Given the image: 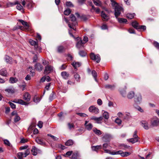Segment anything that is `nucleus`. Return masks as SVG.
I'll return each mask as SVG.
<instances>
[{
    "mask_svg": "<svg viewBox=\"0 0 159 159\" xmlns=\"http://www.w3.org/2000/svg\"><path fill=\"white\" fill-rule=\"evenodd\" d=\"M0 75L4 76H6L7 71L4 69H2L0 70Z\"/></svg>",
    "mask_w": 159,
    "mask_h": 159,
    "instance_id": "34",
    "label": "nucleus"
},
{
    "mask_svg": "<svg viewBox=\"0 0 159 159\" xmlns=\"http://www.w3.org/2000/svg\"><path fill=\"white\" fill-rule=\"evenodd\" d=\"M122 153L123 152L122 151L120 150L116 152H112L111 153V155H115L120 154L121 156V154H122Z\"/></svg>",
    "mask_w": 159,
    "mask_h": 159,
    "instance_id": "44",
    "label": "nucleus"
},
{
    "mask_svg": "<svg viewBox=\"0 0 159 159\" xmlns=\"http://www.w3.org/2000/svg\"><path fill=\"white\" fill-rule=\"evenodd\" d=\"M103 117L106 119H108L109 118V113L108 112L104 111L103 114Z\"/></svg>",
    "mask_w": 159,
    "mask_h": 159,
    "instance_id": "42",
    "label": "nucleus"
},
{
    "mask_svg": "<svg viewBox=\"0 0 159 159\" xmlns=\"http://www.w3.org/2000/svg\"><path fill=\"white\" fill-rule=\"evenodd\" d=\"M89 111L95 114H97L99 112L98 109L94 106L90 107L89 108Z\"/></svg>",
    "mask_w": 159,
    "mask_h": 159,
    "instance_id": "9",
    "label": "nucleus"
},
{
    "mask_svg": "<svg viewBox=\"0 0 159 159\" xmlns=\"http://www.w3.org/2000/svg\"><path fill=\"white\" fill-rule=\"evenodd\" d=\"M31 152L32 155L34 156H36L37 154L38 153H41V151L40 149H38L35 146H33L32 147Z\"/></svg>",
    "mask_w": 159,
    "mask_h": 159,
    "instance_id": "5",
    "label": "nucleus"
},
{
    "mask_svg": "<svg viewBox=\"0 0 159 159\" xmlns=\"http://www.w3.org/2000/svg\"><path fill=\"white\" fill-rule=\"evenodd\" d=\"M74 77L75 80L77 82H80V77L78 73H74Z\"/></svg>",
    "mask_w": 159,
    "mask_h": 159,
    "instance_id": "22",
    "label": "nucleus"
},
{
    "mask_svg": "<svg viewBox=\"0 0 159 159\" xmlns=\"http://www.w3.org/2000/svg\"><path fill=\"white\" fill-rule=\"evenodd\" d=\"M28 70L30 71V74L32 75V76L34 75L35 72L34 71V70L32 69V67L30 66L29 67Z\"/></svg>",
    "mask_w": 159,
    "mask_h": 159,
    "instance_id": "47",
    "label": "nucleus"
},
{
    "mask_svg": "<svg viewBox=\"0 0 159 159\" xmlns=\"http://www.w3.org/2000/svg\"><path fill=\"white\" fill-rule=\"evenodd\" d=\"M30 95L28 92L25 93L23 95V98L27 102L30 101Z\"/></svg>",
    "mask_w": 159,
    "mask_h": 159,
    "instance_id": "16",
    "label": "nucleus"
},
{
    "mask_svg": "<svg viewBox=\"0 0 159 159\" xmlns=\"http://www.w3.org/2000/svg\"><path fill=\"white\" fill-rule=\"evenodd\" d=\"M20 117L18 115H16L14 118V121L15 122H16L20 120Z\"/></svg>",
    "mask_w": 159,
    "mask_h": 159,
    "instance_id": "53",
    "label": "nucleus"
},
{
    "mask_svg": "<svg viewBox=\"0 0 159 159\" xmlns=\"http://www.w3.org/2000/svg\"><path fill=\"white\" fill-rule=\"evenodd\" d=\"M90 57L92 60L96 61L97 63H99L100 61L101 58L99 54H97L96 55L93 53H91L90 55Z\"/></svg>",
    "mask_w": 159,
    "mask_h": 159,
    "instance_id": "4",
    "label": "nucleus"
},
{
    "mask_svg": "<svg viewBox=\"0 0 159 159\" xmlns=\"http://www.w3.org/2000/svg\"><path fill=\"white\" fill-rule=\"evenodd\" d=\"M35 141L38 144L41 145H44L45 144V143L43 140L42 139H40L38 137L36 138L35 139Z\"/></svg>",
    "mask_w": 159,
    "mask_h": 159,
    "instance_id": "20",
    "label": "nucleus"
},
{
    "mask_svg": "<svg viewBox=\"0 0 159 159\" xmlns=\"http://www.w3.org/2000/svg\"><path fill=\"white\" fill-rule=\"evenodd\" d=\"M84 126L85 128L88 130H90L93 127V126L91 123H89L87 121H85Z\"/></svg>",
    "mask_w": 159,
    "mask_h": 159,
    "instance_id": "10",
    "label": "nucleus"
},
{
    "mask_svg": "<svg viewBox=\"0 0 159 159\" xmlns=\"http://www.w3.org/2000/svg\"><path fill=\"white\" fill-rule=\"evenodd\" d=\"M63 19L64 20L66 23L68 24V26L70 28L73 29L74 30L76 31V29L75 28L74 29V28H72V27L74 25H71L70 24V22H69V21L67 19H66V17H64Z\"/></svg>",
    "mask_w": 159,
    "mask_h": 159,
    "instance_id": "25",
    "label": "nucleus"
},
{
    "mask_svg": "<svg viewBox=\"0 0 159 159\" xmlns=\"http://www.w3.org/2000/svg\"><path fill=\"white\" fill-rule=\"evenodd\" d=\"M142 101L141 95L140 94L136 95L134 98V101L137 104H140Z\"/></svg>",
    "mask_w": 159,
    "mask_h": 159,
    "instance_id": "8",
    "label": "nucleus"
},
{
    "mask_svg": "<svg viewBox=\"0 0 159 159\" xmlns=\"http://www.w3.org/2000/svg\"><path fill=\"white\" fill-rule=\"evenodd\" d=\"M102 148V146L101 145L93 146L91 147L92 149L94 151H97L98 150L101 149Z\"/></svg>",
    "mask_w": 159,
    "mask_h": 159,
    "instance_id": "28",
    "label": "nucleus"
},
{
    "mask_svg": "<svg viewBox=\"0 0 159 159\" xmlns=\"http://www.w3.org/2000/svg\"><path fill=\"white\" fill-rule=\"evenodd\" d=\"M55 95V93L52 92V93L50 94L49 98V100L50 102L52 101L54 99V96Z\"/></svg>",
    "mask_w": 159,
    "mask_h": 159,
    "instance_id": "37",
    "label": "nucleus"
},
{
    "mask_svg": "<svg viewBox=\"0 0 159 159\" xmlns=\"http://www.w3.org/2000/svg\"><path fill=\"white\" fill-rule=\"evenodd\" d=\"M70 20L72 22V24L74 25H76L77 24L75 16L73 14H71L70 16Z\"/></svg>",
    "mask_w": 159,
    "mask_h": 159,
    "instance_id": "13",
    "label": "nucleus"
},
{
    "mask_svg": "<svg viewBox=\"0 0 159 159\" xmlns=\"http://www.w3.org/2000/svg\"><path fill=\"white\" fill-rule=\"evenodd\" d=\"M92 74L93 76V77L95 79V80L96 81L97 80H96V78L97 76V72H96V71L95 70H93L92 72Z\"/></svg>",
    "mask_w": 159,
    "mask_h": 159,
    "instance_id": "52",
    "label": "nucleus"
},
{
    "mask_svg": "<svg viewBox=\"0 0 159 159\" xmlns=\"http://www.w3.org/2000/svg\"><path fill=\"white\" fill-rule=\"evenodd\" d=\"M119 16L116 17V18L117 19L118 22L120 24H124L126 23L127 21L126 19L120 18H118Z\"/></svg>",
    "mask_w": 159,
    "mask_h": 159,
    "instance_id": "19",
    "label": "nucleus"
},
{
    "mask_svg": "<svg viewBox=\"0 0 159 159\" xmlns=\"http://www.w3.org/2000/svg\"><path fill=\"white\" fill-rule=\"evenodd\" d=\"M120 148L124 150H127V149H129L131 148L130 146L124 144H120Z\"/></svg>",
    "mask_w": 159,
    "mask_h": 159,
    "instance_id": "23",
    "label": "nucleus"
},
{
    "mask_svg": "<svg viewBox=\"0 0 159 159\" xmlns=\"http://www.w3.org/2000/svg\"><path fill=\"white\" fill-rule=\"evenodd\" d=\"M146 29V26L145 25H140L139 26L138 29L137 30L140 31V30H145Z\"/></svg>",
    "mask_w": 159,
    "mask_h": 159,
    "instance_id": "58",
    "label": "nucleus"
},
{
    "mask_svg": "<svg viewBox=\"0 0 159 159\" xmlns=\"http://www.w3.org/2000/svg\"><path fill=\"white\" fill-rule=\"evenodd\" d=\"M64 50V48L62 46H58L57 48V51L59 53H62Z\"/></svg>",
    "mask_w": 159,
    "mask_h": 159,
    "instance_id": "32",
    "label": "nucleus"
},
{
    "mask_svg": "<svg viewBox=\"0 0 159 159\" xmlns=\"http://www.w3.org/2000/svg\"><path fill=\"white\" fill-rule=\"evenodd\" d=\"M35 69L39 71H41L43 69V67L41 64L39 63H37L34 65Z\"/></svg>",
    "mask_w": 159,
    "mask_h": 159,
    "instance_id": "17",
    "label": "nucleus"
},
{
    "mask_svg": "<svg viewBox=\"0 0 159 159\" xmlns=\"http://www.w3.org/2000/svg\"><path fill=\"white\" fill-rule=\"evenodd\" d=\"M105 86L106 88L109 89L111 90L114 89L115 87L114 85H111L110 84L106 85Z\"/></svg>",
    "mask_w": 159,
    "mask_h": 159,
    "instance_id": "38",
    "label": "nucleus"
},
{
    "mask_svg": "<svg viewBox=\"0 0 159 159\" xmlns=\"http://www.w3.org/2000/svg\"><path fill=\"white\" fill-rule=\"evenodd\" d=\"M101 16L103 18V20L104 21H107L109 19L108 16L103 11L102 12Z\"/></svg>",
    "mask_w": 159,
    "mask_h": 159,
    "instance_id": "24",
    "label": "nucleus"
},
{
    "mask_svg": "<svg viewBox=\"0 0 159 159\" xmlns=\"http://www.w3.org/2000/svg\"><path fill=\"white\" fill-rule=\"evenodd\" d=\"M135 15L134 13H128L126 14V17L128 18L132 19L134 18Z\"/></svg>",
    "mask_w": 159,
    "mask_h": 159,
    "instance_id": "39",
    "label": "nucleus"
},
{
    "mask_svg": "<svg viewBox=\"0 0 159 159\" xmlns=\"http://www.w3.org/2000/svg\"><path fill=\"white\" fill-rule=\"evenodd\" d=\"M113 137L110 134H106L102 137V139L103 142L109 143Z\"/></svg>",
    "mask_w": 159,
    "mask_h": 159,
    "instance_id": "3",
    "label": "nucleus"
},
{
    "mask_svg": "<svg viewBox=\"0 0 159 159\" xmlns=\"http://www.w3.org/2000/svg\"><path fill=\"white\" fill-rule=\"evenodd\" d=\"M30 151L28 150H27L25 151L24 153V157H26L30 154Z\"/></svg>",
    "mask_w": 159,
    "mask_h": 159,
    "instance_id": "62",
    "label": "nucleus"
},
{
    "mask_svg": "<svg viewBox=\"0 0 159 159\" xmlns=\"http://www.w3.org/2000/svg\"><path fill=\"white\" fill-rule=\"evenodd\" d=\"M5 91L8 93H14V90L12 88H9L5 89Z\"/></svg>",
    "mask_w": 159,
    "mask_h": 159,
    "instance_id": "35",
    "label": "nucleus"
},
{
    "mask_svg": "<svg viewBox=\"0 0 159 159\" xmlns=\"http://www.w3.org/2000/svg\"><path fill=\"white\" fill-rule=\"evenodd\" d=\"M111 4L115 9V15L116 17L119 16L121 12L123 10V8L113 0H111Z\"/></svg>",
    "mask_w": 159,
    "mask_h": 159,
    "instance_id": "1",
    "label": "nucleus"
},
{
    "mask_svg": "<svg viewBox=\"0 0 159 159\" xmlns=\"http://www.w3.org/2000/svg\"><path fill=\"white\" fill-rule=\"evenodd\" d=\"M79 54L81 57H84L86 55V52L83 50H80L79 52Z\"/></svg>",
    "mask_w": 159,
    "mask_h": 159,
    "instance_id": "49",
    "label": "nucleus"
},
{
    "mask_svg": "<svg viewBox=\"0 0 159 159\" xmlns=\"http://www.w3.org/2000/svg\"><path fill=\"white\" fill-rule=\"evenodd\" d=\"M12 102L14 103H17L23 105L27 106L29 104V103L25 102L23 100L20 99H15Z\"/></svg>",
    "mask_w": 159,
    "mask_h": 159,
    "instance_id": "6",
    "label": "nucleus"
},
{
    "mask_svg": "<svg viewBox=\"0 0 159 159\" xmlns=\"http://www.w3.org/2000/svg\"><path fill=\"white\" fill-rule=\"evenodd\" d=\"M151 124L153 126H156L159 125V119L156 118L151 122Z\"/></svg>",
    "mask_w": 159,
    "mask_h": 159,
    "instance_id": "12",
    "label": "nucleus"
},
{
    "mask_svg": "<svg viewBox=\"0 0 159 159\" xmlns=\"http://www.w3.org/2000/svg\"><path fill=\"white\" fill-rule=\"evenodd\" d=\"M132 26L135 29L138 30V28L139 27V23L136 22V21H135L132 22Z\"/></svg>",
    "mask_w": 159,
    "mask_h": 159,
    "instance_id": "31",
    "label": "nucleus"
},
{
    "mask_svg": "<svg viewBox=\"0 0 159 159\" xmlns=\"http://www.w3.org/2000/svg\"><path fill=\"white\" fill-rule=\"evenodd\" d=\"M53 70V67L50 66L48 65L45 67L44 73L45 74H48L50 73Z\"/></svg>",
    "mask_w": 159,
    "mask_h": 159,
    "instance_id": "15",
    "label": "nucleus"
},
{
    "mask_svg": "<svg viewBox=\"0 0 159 159\" xmlns=\"http://www.w3.org/2000/svg\"><path fill=\"white\" fill-rule=\"evenodd\" d=\"M153 45L157 48L159 49V43L156 41L154 42Z\"/></svg>",
    "mask_w": 159,
    "mask_h": 159,
    "instance_id": "64",
    "label": "nucleus"
},
{
    "mask_svg": "<svg viewBox=\"0 0 159 159\" xmlns=\"http://www.w3.org/2000/svg\"><path fill=\"white\" fill-rule=\"evenodd\" d=\"M142 126L145 129L147 130L149 129L148 124V122L145 120H142L141 122Z\"/></svg>",
    "mask_w": 159,
    "mask_h": 159,
    "instance_id": "14",
    "label": "nucleus"
},
{
    "mask_svg": "<svg viewBox=\"0 0 159 159\" xmlns=\"http://www.w3.org/2000/svg\"><path fill=\"white\" fill-rule=\"evenodd\" d=\"M128 140L129 142H131L133 143H134L137 142L138 141V139L136 138H132L130 139H129Z\"/></svg>",
    "mask_w": 159,
    "mask_h": 159,
    "instance_id": "40",
    "label": "nucleus"
},
{
    "mask_svg": "<svg viewBox=\"0 0 159 159\" xmlns=\"http://www.w3.org/2000/svg\"><path fill=\"white\" fill-rule=\"evenodd\" d=\"M130 153L128 152H123L122 154H121V156L125 157H127L129 155Z\"/></svg>",
    "mask_w": 159,
    "mask_h": 159,
    "instance_id": "55",
    "label": "nucleus"
},
{
    "mask_svg": "<svg viewBox=\"0 0 159 159\" xmlns=\"http://www.w3.org/2000/svg\"><path fill=\"white\" fill-rule=\"evenodd\" d=\"M29 42L31 45L34 46L35 50L38 51L40 50V48H39L38 44L36 42L30 39L29 40Z\"/></svg>",
    "mask_w": 159,
    "mask_h": 159,
    "instance_id": "7",
    "label": "nucleus"
},
{
    "mask_svg": "<svg viewBox=\"0 0 159 159\" xmlns=\"http://www.w3.org/2000/svg\"><path fill=\"white\" fill-rule=\"evenodd\" d=\"M69 34L70 36L73 37L77 41L76 44V48L78 49L84 47V44L85 43H84L82 39L79 37L75 38L74 35L70 33V30H69Z\"/></svg>",
    "mask_w": 159,
    "mask_h": 159,
    "instance_id": "2",
    "label": "nucleus"
},
{
    "mask_svg": "<svg viewBox=\"0 0 159 159\" xmlns=\"http://www.w3.org/2000/svg\"><path fill=\"white\" fill-rule=\"evenodd\" d=\"M8 103L10 105L12 109H14L16 108V105L13 103H12L11 102H8Z\"/></svg>",
    "mask_w": 159,
    "mask_h": 159,
    "instance_id": "60",
    "label": "nucleus"
},
{
    "mask_svg": "<svg viewBox=\"0 0 159 159\" xmlns=\"http://www.w3.org/2000/svg\"><path fill=\"white\" fill-rule=\"evenodd\" d=\"M40 100V99L39 98L36 96H35L34 97L33 99V101L34 102L37 103L39 102Z\"/></svg>",
    "mask_w": 159,
    "mask_h": 159,
    "instance_id": "45",
    "label": "nucleus"
},
{
    "mask_svg": "<svg viewBox=\"0 0 159 159\" xmlns=\"http://www.w3.org/2000/svg\"><path fill=\"white\" fill-rule=\"evenodd\" d=\"M71 65L75 69H76L77 68L79 67L81 65V63L80 62L74 61L72 63Z\"/></svg>",
    "mask_w": 159,
    "mask_h": 159,
    "instance_id": "18",
    "label": "nucleus"
},
{
    "mask_svg": "<svg viewBox=\"0 0 159 159\" xmlns=\"http://www.w3.org/2000/svg\"><path fill=\"white\" fill-rule=\"evenodd\" d=\"M132 116L129 113H127L125 114V118L128 120L131 118Z\"/></svg>",
    "mask_w": 159,
    "mask_h": 159,
    "instance_id": "57",
    "label": "nucleus"
},
{
    "mask_svg": "<svg viewBox=\"0 0 159 159\" xmlns=\"http://www.w3.org/2000/svg\"><path fill=\"white\" fill-rule=\"evenodd\" d=\"M103 118L102 116H100L99 117H97L94 116H92L91 119L95 120L97 123H100L102 120Z\"/></svg>",
    "mask_w": 159,
    "mask_h": 159,
    "instance_id": "11",
    "label": "nucleus"
},
{
    "mask_svg": "<svg viewBox=\"0 0 159 159\" xmlns=\"http://www.w3.org/2000/svg\"><path fill=\"white\" fill-rule=\"evenodd\" d=\"M18 3V1H16L14 2H9L7 4L6 7H12L13 6L16 5Z\"/></svg>",
    "mask_w": 159,
    "mask_h": 159,
    "instance_id": "27",
    "label": "nucleus"
},
{
    "mask_svg": "<svg viewBox=\"0 0 159 159\" xmlns=\"http://www.w3.org/2000/svg\"><path fill=\"white\" fill-rule=\"evenodd\" d=\"M3 141L5 144L9 147L12 146V145L11 144L9 141L8 140L5 139L3 140Z\"/></svg>",
    "mask_w": 159,
    "mask_h": 159,
    "instance_id": "48",
    "label": "nucleus"
},
{
    "mask_svg": "<svg viewBox=\"0 0 159 159\" xmlns=\"http://www.w3.org/2000/svg\"><path fill=\"white\" fill-rule=\"evenodd\" d=\"M66 5L67 6L70 7H73L74 6L72 3L70 2H67L66 3Z\"/></svg>",
    "mask_w": 159,
    "mask_h": 159,
    "instance_id": "56",
    "label": "nucleus"
},
{
    "mask_svg": "<svg viewBox=\"0 0 159 159\" xmlns=\"http://www.w3.org/2000/svg\"><path fill=\"white\" fill-rule=\"evenodd\" d=\"M16 8L19 10H21L23 9L22 6L18 2V4H17Z\"/></svg>",
    "mask_w": 159,
    "mask_h": 159,
    "instance_id": "54",
    "label": "nucleus"
},
{
    "mask_svg": "<svg viewBox=\"0 0 159 159\" xmlns=\"http://www.w3.org/2000/svg\"><path fill=\"white\" fill-rule=\"evenodd\" d=\"M93 131L97 135H99L102 134L101 131L99 130L98 129L96 128H93Z\"/></svg>",
    "mask_w": 159,
    "mask_h": 159,
    "instance_id": "36",
    "label": "nucleus"
},
{
    "mask_svg": "<svg viewBox=\"0 0 159 159\" xmlns=\"http://www.w3.org/2000/svg\"><path fill=\"white\" fill-rule=\"evenodd\" d=\"M4 59L7 63H10L12 61L11 58L8 56H6Z\"/></svg>",
    "mask_w": 159,
    "mask_h": 159,
    "instance_id": "30",
    "label": "nucleus"
},
{
    "mask_svg": "<svg viewBox=\"0 0 159 159\" xmlns=\"http://www.w3.org/2000/svg\"><path fill=\"white\" fill-rule=\"evenodd\" d=\"M78 154L77 153H74L73 154L71 159H77Z\"/></svg>",
    "mask_w": 159,
    "mask_h": 159,
    "instance_id": "61",
    "label": "nucleus"
},
{
    "mask_svg": "<svg viewBox=\"0 0 159 159\" xmlns=\"http://www.w3.org/2000/svg\"><path fill=\"white\" fill-rule=\"evenodd\" d=\"M61 75L63 78L65 79H67L69 75V74L66 71L62 72L61 73Z\"/></svg>",
    "mask_w": 159,
    "mask_h": 159,
    "instance_id": "26",
    "label": "nucleus"
},
{
    "mask_svg": "<svg viewBox=\"0 0 159 159\" xmlns=\"http://www.w3.org/2000/svg\"><path fill=\"white\" fill-rule=\"evenodd\" d=\"M135 108L137 109L139 111L141 112H143V110L142 109V108L139 106H137L136 107H135Z\"/></svg>",
    "mask_w": 159,
    "mask_h": 159,
    "instance_id": "63",
    "label": "nucleus"
},
{
    "mask_svg": "<svg viewBox=\"0 0 159 159\" xmlns=\"http://www.w3.org/2000/svg\"><path fill=\"white\" fill-rule=\"evenodd\" d=\"M134 93L133 92H131L129 93L127 95V97L128 98L131 99L134 97Z\"/></svg>",
    "mask_w": 159,
    "mask_h": 159,
    "instance_id": "43",
    "label": "nucleus"
},
{
    "mask_svg": "<svg viewBox=\"0 0 159 159\" xmlns=\"http://www.w3.org/2000/svg\"><path fill=\"white\" fill-rule=\"evenodd\" d=\"M73 141L72 140H69L65 143V145L66 146H71L73 144Z\"/></svg>",
    "mask_w": 159,
    "mask_h": 159,
    "instance_id": "41",
    "label": "nucleus"
},
{
    "mask_svg": "<svg viewBox=\"0 0 159 159\" xmlns=\"http://www.w3.org/2000/svg\"><path fill=\"white\" fill-rule=\"evenodd\" d=\"M70 13H71L70 10L69 8L66 9L64 11V14L65 15H66V16L68 15Z\"/></svg>",
    "mask_w": 159,
    "mask_h": 159,
    "instance_id": "50",
    "label": "nucleus"
},
{
    "mask_svg": "<svg viewBox=\"0 0 159 159\" xmlns=\"http://www.w3.org/2000/svg\"><path fill=\"white\" fill-rule=\"evenodd\" d=\"M18 21L20 22L26 29H29V25L26 22L21 19L18 20Z\"/></svg>",
    "mask_w": 159,
    "mask_h": 159,
    "instance_id": "21",
    "label": "nucleus"
},
{
    "mask_svg": "<svg viewBox=\"0 0 159 159\" xmlns=\"http://www.w3.org/2000/svg\"><path fill=\"white\" fill-rule=\"evenodd\" d=\"M104 143L103 144L102 147L103 149H106V148H109L110 147L109 143Z\"/></svg>",
    "mask_w": 159,
    "mask_h": 159,
    "instance_id": "46",
    "label": "nucleus"
},
{
    "mask_svg": "<svg viewBox=\"0 0 159 159\" xmlns=\"http://www.w3.org/2000/svg\"><path fill=\"white\" fill-rule=\"evenodd\" d=\"M115 122L118 125H120L121 123V120L118 118H117L115 120Z\"/></svg>",
    "mask_w": 159,
    "mask_h": 159,
    "instance_id": "59",
    "label": "nucleus"
},
{
    "mask_svg": "<svg viewBox=\"0 0 159 159\" xmlns=\"http://www.w3.org/2000/svg\"><path fill=\"white\" fill-rule=\"evenodd\" d=\"M94 4L97 6H101L102 5V2L100 0H93Z\"/></svg>",
    "mask_w": 159,
    "mask_h": 159,
    "instance_id": "29",
    "label": "nucleus"
},
{
    "mask_svg": "<svg viewBox=\"0 0 159 159\" xmlns=\"http://www.w3.org/2000/svg\"><path fill=\"white\" fill-rule=\"evenodd\" d=\"M18 81L17 79L16 78L11 77L10 78L9 82L11 84L16 83Z\"/></svg>",
    "mask_w": 159,
    "mask_h": 159,
    "instance_id": "33",
    "label": "nucleus"
},
{
    "mask_svg": "<svg viewBox=\"0 0 159 159\" xmlns=\"http://www.w3.org/2000/svg\"><path fill=\"white\" fill-rule=\"evenodd\" d=\"M24 157V153L22 152H20L17 154V157L19 159H22Z\"/></svg>",
    "mask_w": 159,
    "mask_h": 159,
    "instance_id": "51",
    "label": "nucleus"
}]
</instances>
